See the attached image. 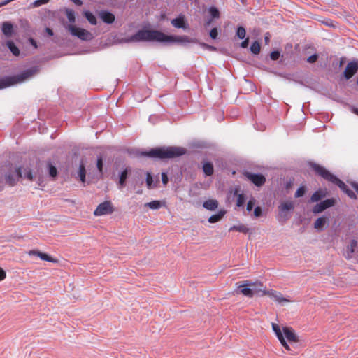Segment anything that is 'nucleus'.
<instances>
[{
	"label": "nucleus",
	"mask_w": 358,
	"mask_h": 358,
	"mask_svg": "<svg viewBox=\"0 0 358 358\" xmlns=\"http://www.w3.org/2000/svg\"><path fill=\"white\" fill-rule=\"evenodd\" d=\"M165 34L157 30L141 29L134 35L117 39V42L122 43H136L143 41H157L164 42Z\"/></svg>",
	"instance_id": "f257e3e1"
},
{
	"label": "nucleus",
	"mask_w": 358,
	"mask_h": 358,
	"mask_svg": "<svg viewBox=\"0 0 358 358\" xmlns=\"http://www.w3.org/2000/svg\"><path fill=\"white\" fill-rule=\"evenodd\" d=\"M185 152L186 150L182 147H163L152 149L149 152H141V155L152 158L167 159L181 156Z\"/></svg>",
	"instance_id": "f03ea898"
},
{
	"label": "nucleus",
	"mask_w": 358,
	"mask_h": 358,
	"mask_svg": "<svg viewBox=\"0 0 358 358\" xmlns=\"http://www.w3.org/2000/svg\"><path fill=\"white\" fill-rule=\"evenodd\" d=\"M271 326L273 331L275 332L282 345L287 350H291V348L285 341V338L289 343L298 342L299 338L294 331L292 328L287 327H284L282 329H281L280 326L275 323H272Z\"/></svg>",
	"instance_id": "7ed1b4c3"
},
{
	"label": "nucleus",
	"mask_w": 358,
	"mask_h": 358,
	"mask_svg": "<svg viewBox=\"0 0 358 358\" xmlns=\"http://www.w3.org/2000/svg\"><path fill=\"white\" fill-rule=\"evenodd\" d=\"M313 167L314 170L323 178L331 182L334 184L337 185L341 188V189H342L348 194L349 197H350L351 199L356 198L355 193L347 189V187L343 182H342L338 178H336L334 175L331 174L329 171L325 169L324 167L320 166V165L317 164L313 165Z\"/></svg>",
	"instance_id": "20e7f679"
},
{
	"label": "nucleus",
	"mask_w": 358,
	"mask_h": 358,
	"mask_svg": "<svg viewBox=\"0 0 358 358\" xmlns=\"http://www.w3.org/2000/svg\"><path fill=\"white\" fill-rule=\"evenodd\" d=\"M37 71L38 70L36 68H33L24 71L21 74L1 79L0 90L22 83L32 77Z\"/></svg>",
	"instance_id": "39448f33"
},
{
	"label": "nucleus",
	"mask_w": 358,
	"mask_h": 358,
	"mask_svg": "<svg viewBox=\"0 0 358 358\" xmlns=\"http://www.w3.org/2000/svg\"><path fill=\"white\" fill-rule=\"evenodd\" d=\"M240 292L245 296L252 297L254 294L261 295L262 291V285H257L255 282H250L249 281H243L237 283Z\"/></svg>",
	"instance_id": "423d86ee"
},
{
	"label": "nucleus",
	"mask_w": 358,
	"mask_h": 358,
	"mask_svg": "<svg viewBox=\"0 0 358 358\" xmlns=\"http://www.w3.org/2000/svg\"><path fill=\"white\" fill-rule=\"evenodd\" d=\"M66 29L72 36H76L83 41H90L94 38L93 34L89 31L83 28L77 27L73 24L67 25Z\"/></svg>",
	"instance_id": "0eeeda50"
},
{
	"label": "nucleus",
	"mask_w": 358,
	"mask_h": 358,
	"mask_svg": "<svg viewBox=\"0 0 358 358\" xmlns=\"http://www.w3.org/2000/svg\"><path fill=\"white\" fill-rule=\"evenodd\" d=\"M264 295L268 296L274 301L281 305H284L291 301L289 299L284 297L281 293L273 290L265 291L264 289H262L261 296Z\"/></svg>",
	"instance_id": "6e6552de"
},
{
	"label": "nucleus",
	"mask_w": 358,
	"mask_h": 358,
	"mask_svg": "<svg viewBox=\"0 0 358 358\" xmlns=\"http://www.w3.org/2000/svg\"><path fill=\"white\" fill-rule=\"evenodd\" d=\"M114 211V208L110 201H104L100 203L94 212L95 216H101L110 214Z\"/></svg>",
	"instance_id": "1a4fd4ad"
},
{
	"label": "nucleus",
	"mask_w": 358,
	"mask_h": 358,
	"mask_svg": "<svg viewBox=\"0 0 358 358\" xmlns=\"http://www.w3.org/2000/svg\"><path fill=\"white\" fill-rule=\"evenodd\" d=\"M22 176V175L21 173L20 169L15 168L14 169L10 170L8 173L6 174V182L8 185L13 186L17 183L19 178Z\"/></svg>",
	"instance_id": "9d476101"
},
{
	"label": "nucleus",
	"mask_w": 358,
	"mask_h": 358,
	"mask_svg": "<svg viewBox=\"0 0 358 358\" xmlns=\"http://www.w3.org/2000/svg\"><path fill=\"white\" fill-rule=\"evenodd\" d=\"M196 40L194 38H189L187 36H169L165 34L164 41V43H196Z\"/></svg>",
	"instance_id": "9b49d317"
},
{
	"label": "nucleus",
	"mask_w": 358,
	"mask_h": 358,
	"mask_svg": "<svg viewBox=\"0 0 358 358\" xmlns=\"http://www.w3.org/2000/svg\"><path fill=\"white\" fill-rule=\"evenodd\" d=\"M336 203V199H329L317 204L313 209V212L315 214L321 213L327 208L334 206Z\"/></svg>",
	"instance_id": "f8f14e48"
},
{
	"label": "nucleus",
	"mask_w": 358,
	"mask_h": 358,
	"mask_svg": "<svg viewBox=\"0 0 358 358\" xmlns=\"http://www.w3.org/2000/svg\"><path fill=\"white\" fill-rule=\"evenodd\" d=\"M358 70V61H352L349 62L344 71V76L348 80L351 78Z\"/></svg>",
	"instance_id": "ddd939ff"
},
{
	"label": "nucleus",
	"mask_w": 358,
	"mask_h": 358,
	"mask_svg": "<svg viewBox=\"0 0 358 358\" xmlns=\"http://www.w3.org/2000/svg\"><path fill=\"white\" fill-rule=\"evenodd\" d=\"M248 179L252 182L257 186H262L264 184L266 178L261 174H253L250 173H246L245 174Z\"/></svg>",
	"instance_id": "4468645a"
},
{
	"label": "nucleus",
	"mask_w": 358,
	"mask_h": 358,
	"mask_svg": "<svg viewBox=\"0 0 358 358\" xmlns=\"http://www.w3.org/2000/svg\"><path fill=\"white\" fill-rule=\"evenodd\" d=\"M27 254L29 256H37L40 259L44 261L50 262H57V260L54 258L50 257L48 254L38 251V250H29L27 252Z\"/></svg>",
	"instance_id": "2eb2a0df"
},
{
	"label": "nucleus",
	"mask_w": 358,
	"mask_h": 358,
	"mask_svg": "<svg viewBox=\"0 0 358 358\" xmlns=\"http://www.w3.org/2000/svg\"><path fill=\"white\" fill-rule=\"evenodd\" d=\"M171 23L176 28H182L183 29H187L188 28V25L184 15H180L178 17L173 19Z\"/></svg>",
	"instance_id": "dca6fc26"
},
{
	"label": "nucleus",
	"mask_w": 358,
	"mask_h": 358,
	"mask_svg": "<svg viewBox=\"0 0 358 358\" xmlns=\"http://www.w3.org/2000/svg\"><path fill=\"white\" fill-rule=\"evenodd\" d=\"M357 244V242L355 240H352L350 241L349 245H348V247L346 248V251L345 253V256L347 259H350L352 258L353 253L355 252Z\"/></svg>",
	"instance_id": "f3484780"
},
{
	"label": "nucleus",
	"mask_w": 358,
	"mask_h": 358,
	"mask_svg": "<svg viewBox=\"0 0 358 358\" xmlns=\"http://www.w3.org/2000/svg\"><path fill=\"white\" fill-rule=\"evenodd\" d=\"M99 16L104 22L108 23V24H111L115 20V15L113 13H109V12H106V11L101 12L99 14Z\"/></svg>",
	"instance_id": "a211bd4d"
},
{
	"label": "nucleus",
	"mask_w": 358,
	"mask_h": 358,
	"mask_svg": "<svg viewBox=\"0 0 358 358\" xmlns=\"http://www.w3.org/2000/svg\"><path fill=\"white\" fill-rule=\"evenodd\" d=\"M281 213L292 210L294 208V202L292 201H282L278 207Z\"/></svg>",
	"instance_id": "6ab92c4d"
},
{
	"label": "nucleus",
	"mask_w": 358,
	"mask_h": 358,
	"mask_svg": "<svg viewBox=\"0 0 358 358\" xmlns=\"http://www.w3.org/2000/svg\"><path fill=\"white\" fill-rule=\"evenodd\" d=\"M203 208L208 210H215L218 207V201L215 199H209L203 203Z\"/></svg>",
	"instance_id": "aec40b11"
},
{
	"label": "nucleus",
	"mask_w": 358,
	"mask_h": 358,
	"mask_svg": "<svg viewBox=\"0 0 358 358\" xmlns=\"http://www.w3.org/2000/svg\"><path fill=\"white\" fill-rule=\"evenodd\" d=\"M2 31L7 37L11 36L13 31L12 24L8 22H3L2 24Z\"/></svg>",
	"instance_id": "412c9836"
},
{
	"label": "nucleus",
	"mask_w": 358,
	"mask_h": 358,
	"mask_svg": "<svg viewBox=\"0 0 358 358\" xmlns=\"http://www.w3.org/2000/svg\"><path fill=\"white\" fill-rule=\"evenodd\" d=\"M226 214V210H220L217 214L213 215L208 218V222L210 223H215L217 222H219L222 219V217Z\"/></svg>",
	"instance_id": "4be33fe9"
},
{
	"label": "nucleus",
	"mask_w": 358,
	"mask_h": 358,
	"mask_svg": "<svg viewBox=\"0 0 358 358\" xmlns=\"http://www.w3.org/2000/svg\"><path fill=\"white\" fill-rule=\"evenodd\" d=\"M327 219L326 217H320L316 220L314 224V227L317 230H322L327 224Z\"/></svg>",
	"instance_id": "5701e85b"
},
{
	"label": "nucleus",
	"mask_w": 358,
	"mask_h": 358,
	"mask_svg": "<svg viewBox=\"0 0 358 358\" xmlns=\"http://www.w3.org/2000/svg\"><path fill=\"white\" fill-rule=\"evenodd\" d=\"M326 196V192L323 190H319L315 192L310 198L311 202H317L320 200L322 198Z\"/></svg>",
	"instance_id": "b1692460"
},
{
	"label": "nucleus",
	"mask_w": 358,
	"mask_h": 358,
	"mask_svg": "<svg viewBox=\"0 0 358 358\" xmlns=\"http://www.w3.org/2000/svg\"><path fill=\"white\" fill-rule=\"evenodd\" d=\"M6 45L10 52L15 55L18 56L20 55V50L14 44V43L11 41H8L6 43Z\"/></svg>",
	"instance_id": "393cba45"
},
{
	"label": "nucleus",
	"mask_w": 358,
	"mask_h": 358,
	"mask_svg": "<svg viewBox=\"0 0 358 358\" xmlns=\"http://www.w3.org/2000/svg\"><path fill=\"white\" fill-rule=\"evenodd\" d=\"M85 166L83 164H80L79 166V169L78 171V177L80 178V181L84 183L85 182Z\"/></svg>",
	"instance_id": "a878e982"
},
{
	"label": "nucleus",
	"mask_w": 358,
	"mask_h": 358,
	"mask_svg": "<svg viewBox=\"0 0 358 358\" xmlns=\"http://www.w3.org/2000/svg\"><path fill=\"white\" fill-rule=\"evenodd\" d=\"M203 170L206 176H211L213 173V166L211 163L206 162L203 166Z\"/></svg>",
	"instance_id": "bb28decb"
},
{
	"label": "nucleus",
	"mask_w": 358,
	"mask_h": 358,
	"mask_svg": "<svg viewBox=\"0 0 358 358\" xmlns=\"http://www.w3.org/2000/svg\"><path fill=\"white\" fill-rule=\"evenodd\" d=\"M229 231H237L239 232L247 233L249 229L244 224L234 225L229 229Z\"/></svg>",
	"instance_id": "cd10ccee"
},
{
	"label": "nucleus",
	"mask_w": 358,
	"mask_h": 358,
	"mask_svg": "<svg viewBox=\"0 0 358 358\" xmlns=\"http://www.w3.org/2000/svg\"><path fill=\"white\" fill-rule=\"evenodd\" d=\"M83 14L90 24L93 25L96 24V18L92 13L89 11H85Z\"/></svg>",
	"instance_id": "c85d7f7f"
},
{
	"label": "nucleus",
	"mask_w": 358,
	"mask_h": 358,
	"mask_svg": "<svg viewBox=\"0 0 358 358\" xmlns=\"http://www.w3.org/2000/svg\"><path fill=\"white\" fill-rule=\"evenodd\" d=\"M65 13H66V17H67L69 22L71 23V24L74 23L76 22V17H75L74 11L71 9H66Z\"/></svg>",
	"instance_id": "c756f323"
},
{
	"label": "nucleus",
	"mask_w": 358,
	"mask_h": 358,
	"mask_svg": "<svg viewBox=\"0 0 358 358\" xmlns=\"http://www.w3.org/2000/svg\"><path fill=\"white\" fill-rule=\"evenodd\" d=\"M145 206H148L150 209H159L162 207V203L159 201H153L145 204Z\"/></svg>",
	"instance_id": "7c9ffc66"
},
{
	"label": "nucleus",
	"mask_w": 358,
	"mask_h": 358,
	"mask_svg": "<svg viewBox=\"0 0 358 358\" xmlns=\"http://www.w3.org/2000/svg\"><path fill=\"white\" fill-rule=\"evenodd\" d=\"M260 44L257 41L254 42L250 47L251 52L255 55L259 54L260 52Z\"/></svg>",
	"instance_id": "2f4dec72"
},
{
	"label": "nucleus",
	"mask_w": 358,
	"mask_h": 358,
	"mask_svg": "<svg viewBox=\"0 0 358 358\" xmlns=\"http://www.w3.org/2000/svg\"><path fill=\"white\" fill-rule=\"evenodd\" d=\"M246 35V31L245 29L243 27H238L236 31V36L240 39H243L245 37Z\"/></svg>",
	"instance_id": "473e14b6"
},
{
	"label": "nucleus",
	"mask_w": 358,
	"mask_h": 358,
	"mask_svg": "<svg viewBox=\"0 0 358 358\" xmlns=\"http://www.w3.org/2000/svg\"><path fill=\"white\" fill-rule=\"evenodd\" d=\"M127 178V170H124L121 173V175L120 176V180L119 184L121 187H123L124 185L125 180Z\"/></svg>",
	"instance_id": "72a5a7b5"
},
{
	"label": "nucleus",
	"mask_w": 358,
	"mask_h": 358,
	"mask_svg": "<svg viewBox=\"0 0 358 358\" xmlns=\"http://www.w3.org/2000/svg\"><path fill=\"white\" fill-rule=\"evenodd\" d=\"M146 184L148 189H151L152 187L153 180L151 174L150 173H146Z\"/></svg>",
	"instance_id": "f704fd0d"
},
{
	"label": "nucleus",
	"mask_w": 358,
	"mask_h": 358,
	"mask_svg": "<svg viewBox=\"0 0 358 358\" xmlns=\"http://www.w3.org/2000/svg\"><path fill=\"white\" fill-rule=\"evenodd\" d=\"M209 12L213 18H218L220 16L219 10L215 7L210 8Z\"/></svg>",
	"instance_id": "c9c22d12"
},
{
	"label": "nucleus",
	"mask_w": 358,
	"mask_h": 358,
	"mask_svg": "<svg viewBox=\"0 0 358 358\" xmlns=\"http://www.w3.org/2000/svg\"><path fill=\"white\" fill-rule=\"evenodd\" d=\"M245 201V196L243 194H239L237 196L236 205L237 206H241Z\"/></svg>",
	"instance_id": "e433bc0d"
},
{
	"label": "nucleus",
	"mask_w": 358,
	"mask_h": 358,
	"mask_svg": "<svg viewBox=\"0 0 358 358\" xmlns=\"http://www.w3.org/2000/svg\"><path fill=\"white\" fill-rule=\"evenodd\" d=\"M305 192H306V189H305V187H299V188L296 190V193H295V197H296V198L301 197V196H303V194H305Z\"/></svg>",
	"instance_id": "4c0bfd02"
},
{
	"label": "nucleus",
	"mask_w": 358,
	"mask_h": 358,
	"mask_svg": "<svg viewBox=\"0 0 358 358\" xmlns=\"http://www.w3.org/2000/svg\"><path fill=\"white\" fill-rule=\"evenodd\" d=\"M50 0H36L33 2L32 6L33 7H38L41 5L47 3Z\"/></svg>",
	"instance_id": "58836bf2"
},
{
	"label": "nucleus",
	"mask_w": 358,
	"mask_h": 358,
	"mask_svg": "<svg viewBox=\"0 0 358 358\" xmlns=\"http://www.w3.org/2000/svg\"><path fill=\"white\" fill-rule=\"evenodd\" d=\"M49 173L52 177H55L57 176V169L52 166H49Z\"/></svg>",
	"instance_id": "ea45409f"
},
{
	"label": "nucleus",
	"mask_w": 358,
	"mask_h": 358,
	"mask_svg": "<svg viewBox=\"0 0 358 358\" xmlns=\"http://www.w3.org/2000/svg\"><path fill=\"white\" fill-rule=\"evenodd\" d=\"M255 203V200L253 198L250 199V201L247 203V210H248V211L252 210Z\"/></svg>",
	"instance_id": "a19ab883"
},
{
	"label": "nucleus",
	"mask_w": 358,
	"mask_h": 358,
	"mask_svg": "<svg viewBox=\"0 0 358 358\" xmlns=\"http://www.w3.org/2000/svg\"><path fill=\"white\" fill-rule=\"evenodd\" d=\"M217 34H218V31L216 28H213L211 29V31L210 32V36L212 38L215 39L217 36Z\"/></svg>",
	"instance_id": "79ce46f5"
},
{
	"label": "nucleus",
	"mask_w": 358,
	"mask_h": 358,
	"mask_svg": "<svg viewBox=\"0 0 358 358\" xmlns=\"http://www.w3.org/2000/svg\"><path fill=\"white\" fill-rule=\"evenodd\" d=\"M271 58L273 60H276L280 57V52L278 51H273L271 53Z\"/></svg>",
	"instance_id": "37998d69"
},
{
	"label": "nucleus",
	"mask_w": 358,
	"mask_h": 358,
	"mask_svg": "<svg viewBox=\"0 0 358 358\" xmlns=\"http://www.w3.org/2000/svg\"><path fill=\"white\" fill-rule=\"evenodd\" d=\"M254 215L259 217L262 215V209L260 207H256L254 210Z\"/></svg>",
	"instance_id": "c03bdc74"
},
{
	"label": "nucleus",
	"mask_w": 358,
	"mask_h": 358,
	"mask_svg": "<svg viewBox=\"0 0 358 358\" xmlns=\"http://www.w3.org/2000/svg\"><path fill=\"white\" fill-rule=\"evenodd\" d=\"M6 278V271L0 267V281L3 280Z\"/></svg>",
	"instance_id": "a18cd8bd"
},
{
	"label": "nucleus",
	"mask_w": 358,
	"mask_h": 358,
	"mask_svg": "<svg viewBox=\"0 0 358 358\" xmlns=\"http://www.w3.org/2000/svg\"><path fill=\"white\" fill-rule=\"evenodd\" d=\"M162 182L164 185H166L168 182V177L167 175L165 173H162Z\"/></svg>",
	"instance_id": "49530a36"
},
{
	"label": "nucleus",
	"mask_w": 358,
	"mask_h": 358,
	"mask_svg": "<svg viewBox=\"0 0 358 358\" xmlns=\"http://www.w3.org/2000/svg\"><path fill=\"white\" fill-rule=\"evenodd\" d=\"M103 162L101 158H99L97 160V168L100 172L102 171Z\"/></svg>",
	"instance_id": "de8ad7c7"
},
{
	"label": "nucleus",
	"mask_w": 358,
	"mask_h": 358,
	"mask_svg": "<svg viewBox=\"0 0 358 358\" xmlns=\"http://www.w3.org/2000/svg\"><path fill=\"white\" fill-rule=\"evenodd\" d=\"M317 55H311L308 58V62L310 63H313L317 60Z\"/></svg>",
	"instance_id": "09e8293b"
},
{
	"label": "nucleus",
	"mask_w": 358,
	"mask_h": 358,
	"mask_svg": "<svg viewBox=\"0 0 358 358\" xmlns=\"http://www.w3.org/2000/svg\"><path fill=\"white\" fill-rule=\"evenodd\" d=\"M248 42H249V39H248V38H247L241 43V46L243 48H247L248 45Z\"/></svg>",
	"instance_id": "8fccbe9b"
},
{
	"label": "nucleus",
	"mask_w": 358,
	"mask_h": 358,
	"mask_svg": "<svg viewBox=\"0 0 358 358\" xmlns=\"http://www.w3.org/2000/svg\"><path fill=\"white\" fill-rule=\"evenodd\" d=\"M25 176L30 180H33V175L30 171H27Z\"/></svg>",
	"instance_id": "3c124183"
},
{
	"label": "nucleus",
	"mask_w": 358,
	"mask_h": 358,
	"mask_svg": "<svg viewBox=\"0 0 358 358\" xmlns=\"http://www.w3.org/2000/svg\"><path fill=\"white\" fill-rule=\"evenodd\" d=\"M270 41V35L268 33H266L264 36V41L266 44H268Z\"/></svg>",
	"instance_id": "603ef678"
},
{
	"label": "nucleus",
	"mask_w": 358,
	"mask_h": 358,
	"mask_svg": "<svg viewBox=\"0 0 358 358\" xmlns=\"http://www.w3.org/2000/svg\"><path fill=\"white\" fill-rule=\"evenodd\" d=\"M13 0H5L2 2H0V7H2L3 6H6L7 5L8 3H9L10 2H11Z\"/></svg>",
	"instance_id": "864d4df0"
},
{
	"label": "nucleus",
	"mask_w": 358,
	"mask_h": 358,
	"mask_svg": "<svg viewBox=\"0 0 358 358\" xmlns=\"http://www.w3.org/2000/svg\"><path fill=\"white\" fill-rule=\"evenodd\" d=\"M46 32L48 33V34L49 36H52L53 35V31L50 28H46Z\"/></svg>",
	"instance_id": "5fc2aeb1"
},
{
	"label": "nucleus",
	"mask_w": 358,
	"mask_h": 358,
	"mask_svg": "<svg viewBox=\"0 0 358 358\" xmlns=\"http://www.w3.org/2000/svg\"><path fill=\"white\" fill-rule=\"evenodd\" d=\"M352 186L353 187V188L357 191V192L358 193V184L357 183H355V182H352Z\"/></svg>",
	"instance_id": "6e6d98bb"
},
{
	"label": "nucleus",
	"mask_w": 358,
	"mask_h": 358,
	"mask_svg": "<svg viewBox=\"0 0 358 358\" xmlns=\"http://www.w3.org/2000/svg\"><path fill=\"white\" fill-rule=\"evenodd\" d=\"M74 3L77 5H82V1L80 0H71Z\"/></svg>",
	"instance_id": "4d7b16f0"
},
{
	"label": "nucleus",
	"mask_w": 358,
	"mask_h": 358,
	"mask_svg": "<svg viewBox=\"0 0 358 358\" xmlns=\"http://www.w3.org/2000/svg\"><path fill=\"white\" fill-rule=\"evenodd\" d=\"M352 112L358 115V109L357 108H352Z\"/></svg>",
	"instance_id": "13d9d810"
},
{
	"label": "nucleus",
	"mask_w": 358,
	"mask_h": 358,
	"mask_svg": "<svg viewBox=\"0 0 358 358\" xmlns=\"http://www.w3.org/2000/svg\"><path fill=\"white\" fill-rule=\"evenodd\" d=\"M208 48L210 49V50H215V48L212 47V46H210V45H207Z\"/></svg>",
	"instance_id": "bf43d9fd"
},
{
	"label": "nucleus",
	"mask_w": 358,
	"mask_h": 358,
	"mask_svg": "<svg viewBox=\"0 0 358 358\" xmlns=\"http://www.w3.org/2000/svg\"><path fill=\"white\" fill-rule=\"evenodd\" d=\"M357 84H358V80H357Z\"/></svg>",
	"instance_id": "052dcab7"
}]
</instances>
